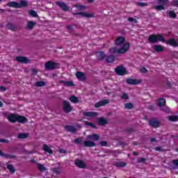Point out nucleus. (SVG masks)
Masks as SVG:
<instances>
[{
    "label": "nucleus",
    "mask_w": 178,
    "mask_h": 178,
    "mask_svg": "<svg viewBox=\"0 0 178 178\" xmlns=\"http://www.w3.org/2000/svg\"><path fill=\"white\" fill-rule=\"evenodd\" d=\"M115 44L117 47H121L120 49H117L116 47H111L109 49L110 54H126L127 51H129V48H130V44L126 42V40L123 37H119L115 40Z\"/></svg>",
    "instance_id": "f257e3e1"
},
{
    "label": "nucleus",
    "mask_w": 178,
    "mask_h": 178,
    "mask_svg": "<svg viewBox=\"0 0 178 178\" xmlns=\"http://www.w3.org/2000/svg\"><path fill=\"white\" fill-rule=\"evenodd\" d=\"M147 41L149 42H152V44H155V42H158V41H160V42H165V38L161 34L158 35H151L148 39Z\"/></svg>",
    "instance_id": "f03ea898"
},
{
    "label": "nucleus",
    "mask_w": 178,
    "mask_h": 178,
    "mask_svg": "<svg viewBox=\"0 0 178 178\" xmlns=\"http://www.w3.org/2000/svg\"><path fill=\"white\" fill-rule=\"evenodd\" d=\"M63 111L65 113H69L72 112V106H70V103L69 102L64 100L63 102Z\"/></svg>",
    "instance_id": "7ed1b4c3"
},
{
    "label": "nucleus",
    "mask_w": 178,
    "mask_h": 178,
    "mask_svg": "<svg viewBox=\"0 0 178 178\" xmlns=\"http://www.w3.org/2000/svg\"><path fill=\"white\" fill-rule=\"evenodd\" d=\"M126 83L127 84L137 86L138 84H141V83H143V81L141 79H126Z\"/></svg>",
    "instance_id": "20e7f679"
},
{
    "label": "nucleus",
    "mask_w": 178,
    "mask_h": 178,
    "mask_svg": "<svg viewBox=\"0 0 178 178\" xmlns=\"http://www.w3.org/2000/svg\"><path fill=\"white\" fill-rule=\"evenodd\" d=\"M44 67L47 70H54V69H56V63L48 61L45 63Z\"/></svg>",
    "instance_id": "39448f33"
},
{
    "label": "nucleus",
    "mask_w": 178,
    "mask_h": 178,
    "mask_svg": "<svg viewBox=\"0 0 178 178\" xmlns=\"http://www.w3.org/2000/svg\"><path fill=\"white\" fill-rule=\"evenodd\" d=\"M169 0H159V3H161L162 5L156 6L154 9L156 10H163L165 9L164 5H166Z\"/></svg>",
    "instance_id": "423d86ee"
},
{
    "label": "nucleus",
    "mask_w": 178,
    "mask_h": 178,
    "mask_svg": "<svg viewBox=\"0 0 178 178\" xmlns=\"http://www.w3.org/2000/svg\"><path fill=\"white\" fill-rule=\"evenodd\" d=\"M115 72L117 74H119V76H123L126 74V68L123 66H118L115 68Z\"/></svg>",
    "instance_id": "0eeeda50"
},
{
    "label": "nucleus",
    "mask_w": 178,
    "mask_h": 178,
    "mask_svg": "<svg viewBox=\"0 0 178 178\" xmlns=\"http://www.w3.org/2000/svg\"><path fill=\"white\" fill-rule=\"evenodd\" d=\"M108 104H109V100L108 99L100 100L95 104V108H101V106H105Z\"/></svg>",
    "instance_id": "6e6552de"
},
{
    "label": "nucleus",
    "mask_w": 178,
    "mask_h": 178,
    "mask_svg": "<svg viewBox=\"0 0 178 178\" xmlns=\"http://www.w3.org/2000/svg\"><path fill=\"white\" fill-rule=\"evenodd\" d=\"M15 60H17V62H19L20 63H30V60L29 58H27V57H24V56L16 57Z\"/></svg>",
    "instance_id": "1a4fd4ad"
},
{
    "label": "nucleus",
    "mask_w": 178,
    "mask_h": 178,
    "mask_svg": "<svg viewBox=\"0 0 178 178\" xmlns=\"http://www.w3.org/2000/svg\"><path fill=\"white\" fill-rule=\"evenodd\" d=\"M83 116H87L88 118H95L98 116V113L94 111H87L83 113Z\"/></svg>",
    "instance_id": "9d476101"
},
{
    "label": "nucleus",
    "mask_w": 178,
    "mask_h": 178,
    "mask_svg": "<svg viewBox=\"0 0 178 178\" xmlns=\"http://www.w3.org/2000/svg\"><path fill=\"white\" fill-rule=\"evenodd\" d=\"M86 140H92V141H98L99 140V135L98 134H92V135H88L86 136Z\"/></svg>",
    "instance_id": "9b49d317"
},
{
    "label": "nucleus",
    "mask_w": 178,
    "mask_h": 178,
    "mask_svg": "<svg viewBox=\"0 0 178 178\" xmlns=\"http://www.w3.org/2000/svg\"><path fill=\"white\" fill-rule=\"evenodd\" d=\"M76 77L78 80H80V81H84V80H86V74L81 72H77L76 73Z\"/></svg>",
    "instance_id": "f8f14e48"
},
{
    "label": "nucleus",
    "mask_w": 178,
    "mask_h": 178,
    "mask_svg": "<svg viewBox=\"0 0 178 178\" xmlns=\"http://www.w3.org/2000/svg\"><path fill=\"white\" fill-rule=\"evenodd\" d=\"M87 140L83 142L84 147H95V143L92 140H90V139H86Z\"/></svg>",
    "instance_id": "ddd939ff"
},
{
    "label": "nucleus",
    "mask_w": 178,
    "mask_h": 178,
    "mask_svg": "<svg viewBox=\"0 0 178 178\" xmlns=\"http://www.w3.org/2000/svg\"><path fill=\"white\" fill-rule=\"evenodd\" d=\"M75 15H79V16H81V17H87L88 19L90 18V17H94V15L91 14V13H76Z\"/></svg>",
    "instance_id": "4468645a"
},
{
    "label": "nucleus",
    "mask_w": 178,
    "mask_h": 178,
    "mask_svg": "<svg viewBox=\"0 0 178 178\" xmlns=\"http://www.w3.org/2000/svg\"><path fill=\"white\" fill-rule=\"evenodd\" d=\"M8 120H9V122H11V123H15V122H17V115L10 114L8 116Z\"/></svg>",
    "instance_id": "2eb2a0df"
},
{
    "label": "nucleus",
    "mask_w": 178,
    "mask_h": 178,
    "mask_svg": "<svg viewBox=\"0 0 178 178\" xmlns=\"http://www.w3.org/2000/svg\"><path fill=\"white\" fill-rule=\"evenodd\" d=\"M75 165L78 166V168H81V169H86V163L81 160H76L75 161Z\"/></svg>",
    "instance_id": "dca6fc26"
},
{
    "label": "nucleus",
    "mask_w": 178,
    "mask_h": 178,
    "mask_svg": "<svg viewBox=\"0 0 178 178\" xmlns=\"http://www.w3.org/2000/svg\"><path fill=\"white\" fill-rule=\"evenodd\" d=\"M149 124L152 127H159L160 122L157 120L153 119L149 120Z\"/></svg>",
    "instance_id": "f3484780"
},
{
    "label": "nucleus",
    "mask_w": 178,
    "mask_h": 178,
    "mask_svg": "<svg viewBox=\"0 0 178 178\" xmlns=\"http://www.w3.org/2000/svg\"><path fill=\"white\" fill-rule=\"evenodd\" d=\"M56 5H58V6H60V8H63V10H69V7H67V6L63 3V2H60V1H57Z\"/></svg>",
    "instance_id": "a211bd4d"
},
{
    "label": "nucleus",
    "mask_w": 178,
    "mask_h": 178,
    "mask_svg": "<svg viewBox=\"0 0 178 178\" xmlns=\"http://www.w3.org/2000/svg\"><path fill=\"white\" fill-rule=\"evenodd\" d=\"M167 44H168V45H171V47L178 46V42L173 38L168 40Z\"/></svg>",
    "instance_id": "6ab92c4d"
},
{
    "label": "nucleus",
    "mask_w": 178,
    "mask_h": 178,
    "mask_svg": "<svg viewBox=\"0 0 178 178\" xmlns=\"http://www.w3.org/2000/svg\"><path fill=\"white\" fill-rule=\"evenodd\" d=\"M17 122H19V123H26V122H27V118L23 115H17Z\"/></svg>",
    "instance_id": "aec40b11"
},
{
    "label": "nucleus",
    "mask_w": 178,
    "mask_h": 178,
    "mask_svg": "<svg viewBox=\"0 0 178 178\" xmlns=\"http://www.w3.org/2000/svg\"><path fill=\"white\" fill-rule=\"evenodd\" d=\"M96 56L97 59H99V60H102V59L105 58V53H104L103 51H98L96 53Z\"/></svg>",
    "instance_id": "412c9836"
},
{
    "label": "nucleus",
    "mask_w": 178,
    "mask_h": 178,
    "mask_svg": "<svg viewBox=\"0 0 178 178\" xmlns=\"http://www.w3.org/2000/svg\"><path fill=\"white\" fill-rule=\"evenodd\" d=\"M8 6H10V8H19V3L15 2V1H10L7 4Z\"/></svg>",
    "instance_id": "4be33fe9"
},
{
    "label": "nucleus",
    "mask_w": 178,
    "mask_h": 178,
    "mask_svg": "<svg viewBox=\"0 0 178 178\" xmlns=\"http://www.w3.org/2000/svg\"><path fill=\"white\" fill-rule=\"evenodd\" d=\"M65 129L67 131H70L71 133H76V127L73 126H66Z\"/></svg>",
    "instance_id": "5701e85b"
},
{
    "label": "nucleus",
    "mask_w": 178,
    "mask_h": 178,
    "mask_svg": "<svg viewBox=\"0 0 178 178\" xmlns=\"http://www.w3.org/2000/svg\"><path fill=\"white\" fill-rule=\"evenodd\" d=\"M98 123H99V124H101L102 126H105V124H106V123H108V121L106 120V119H105L104 118H98Z\"/></svg>",
    "instance_id": "b1692460"
},
{
    "label": "nucleus",
    "mask_w": 178,
    "mask_h": 178,
    "mask_svg": "<svg viewBox=\"0 0 178 178\" xmlns=\"http://www.w3.org/2000/svg\"><path fill=\"white\" fill-rule=\"evenodd\" d=\"M60 83L61 84H64L67 87H73V86H74V83H73L72 81H60Z\"/></svg>",
    "instance_id": "393cba45"
},
{
    "label": "nucleus",
    "mask_w": 178,
    "mask_h": 178,
    "mask_svg": "<svg viewBox=\"0 0 178 178\" xmlns=\"http://www.w3.org/2000/svg\"><path fill=\"white\" fill-rule=\"evenodd\" d=\"M35 26V22L33 21H29L27 24V27L29 30H33L34 26Z\"/></svg>",
    "instance_id": "a878e982"
},
{
    "label": "nucleus",
    "mask_w": 178,
    "mask_h": 178,
    "mask_svg": "<svg viewBox=\"0 0 178 178\" xmlns=\"http://www.w3.org/2000/svg\"><path fill=\"white\" fill-rule=\"evenodd\" d=\"M43 150L47 152V154H52V149H51V147L47 146V145H43Z\"/></svg>",
    "instance_id": "bb28decb"
},
{
    "label": "nucleus",
    "mask_w": 178,
    "mask_h": 178,
    "mask_svg": "<svg viewBox=\"0 0 178 178\" xmlns=\"http://www.w3.org/2000/svg\"><path fill=\"white\" fill-rule=\"evenodd\" d=\"M37 166L40 172H45V170H47V168L41 163H37Z\"/></svg>",
    "instance_id": "cd10ccee"
},
{
    "label": "nucleus",
    "mask_w": 178,
    "mask_h": 178,
    "mask_svg": "<svg viewBox=\"0 0 178 178\" xmlns=\"http://www.w3.org/2000/svg\"><path fill=\"white\" fill-rule=\"evenodd\" d=\"M51 170L52 171V173L56 175H60V168H51Z\"/></svg>",
    "instance_id": "c85d7f7f"
},
{
    "label": "nucleus",
    "mask_w": 178,
    "mask_h": 178,
    "mask_svg": "<svg viewBox=\"0 0 178 178\" xmlns=\"http://www.w3.org/2000/svg\"><path fill=\"white\" fill-rule=\"evenodd\" d=\"M154 49H155V51H156V52H162V51H163V47H162V45L159 44L154 45Z\"/></svg>",
    "instance_id": "c756f323"
},
{
    "label": "nucleus",
    "mask_w": 178,
    "mask_h": 178,
    "mask_svg": "<svg viewBox=\"0 0 178 178\" xmlns=\"http://www.w3.org/2000/svg\"><path fill=\"white\" fill-rule=\"evenodd\" d=\"M29 3H27L26 1H21L20 3H18V8H26Z\"/></svg>",
    "instance_id": "7c9ffc66"
},
{
    "label": "nucleus",
    "mask_w": 178,
    "mask_h": 178,
    "mask_svg": "<svg viewBox=\"0 0 178 178\" xmlns=\"http://www.w3.org/2000/svg\"><path fill=\"white\" fill-rule=\"evenodd\" d=\"M70 101L72 102V104H77V102H79V98L76 96H71L70 97Z\"/></svg>",
    "instance_id": "2f4dec72"
},
{
    "label": "nucleus",
    "mask_w": 178,
    "mask_h": 178,
    "mask_svg": "<svg viewBox=\"0 0 178 178\" xmlns=\"http://www.w3.org/2000/svg\"><path fill=\"white\" fill-rule=\"evenodd\" d=\"M106 62H108V63H112V62H115V56H107Z\"/></svg>",
    "instance_id": "473e14b6"
},
{
    "label": "nucleus",
    "mask_w": 178,
    "mask_h": 178,
    "mask_svg": "<svg viewBox=\"0 0 178 178\" xmlns=\"http://www.w3.org/2000/svg\"><path fill=\"white\" fill-rule=\"evenodd\" d=\"M168 120L170 122H177L178 120V116L177 115H171L168 117Z\"/></svg>",
    "instance_id": "72a5a7b5"
},
{
    "label": "nucleus",
    "mask_w": 178,
    "mask_h": 178,
    "mask_svg": "<svg viewBox=\"0 0 178 178\" xmlns=\"http://www.w3.org/2000/svg\"><path fill=\"white\" fill-rule=\"evenodd\" d=\"M126 165H127L126 163L122 162V161H119L115 163V166H117V168H124Z\"/></svg>",
    "instance_id": "f704fd0d"
},
{
    "label": "nucleus",
    "mask_w": 178,
    "mask_h": 178,
    "mask_svg": "<svg viewBox=\"0 0 178 178\" xmlns=\"http://www.w3.org/2000/svg\"><path fill=\"white\" fill-rule=\"evenodd\" d=\"M166 104V100L165 99H159L158 102L159 106H163Z\"/></svg>",
    "instance_id": "c9c22d12"
},
{
    "label": "nucleus",
    "mask_w": 178,
    "mask_h": 178,
    "mask_svg": "<svg viewBox=\"0 0 178 178\" xmlns=\"http://www.w3.org/2000/svg\"><path fill=\"white\" fill-rule=\"evenodd\" d=\"M29 15L33 16V17H37V16H38V14H37V12L34 10H29Z\"/></svg>",
    "instance_id": "e433bc0d"
},
{
    "label": "nucleus",
    "mask_w": 178,
    "mask_h": 178,
    "mask_svg": "<svg viewBox=\"0 0 178 178\" xmlns=\"http://www.w3.org/2000/svg\"><path fill=\"white\" fill-rule=\"evenodd\" d=\"M36 87H44L45 86V82L44 81H38L35 83Z\"/></svg>",
    "instance_id": "4c0bfd02"
},
{
    "label": "nucleus",
    "mask_w": 178,
    "mask_h": 178,
    "mask_svg": "<svg viewBox=\"0 0 178 178\" xmlns=\"http://www.w3.org/2000/svg\"><path fill=\"white\" fill-rule=\"evenodd\" d=\"M7 168L10 170V173H13L15 172V168H13V165H12L8 164Z\"/></svg>",
    "instance_id": "58836bf2"
},
{
    "label": "nucleus",
    "mask_w": 178,
    "mask_h": 178,
    "mask_svg": "<svg viewBox=\"0 0 178 178\" xmlns=\"http://www.w3.org/2000/svg\"><path fill=\"white\" fill-rule=\"evenodd\" d=\"M169 15L170 17H172V19H175L177 17L176 13H175V12H173L172 10L169 11Z\"/></svg>",
    "instance_id": "ea45409f"
},
{
    "label": "nucleus",
    "mask_w": 178,
    "mask_h": 178,
    "mask_svg": "<svg viewBox=\"0 0 178 178\" xmlns=\"http://www.w3.org/2000/svg\"><path fill=\"white\" fill-rule=\"evenodd\" d=\"M75 144H83V139L81 138H76L74 140Z\"/></svg>",
    "instance_id": "a19ab883"
},
{
    "label": "nucleus",
    "mask_w": 178,
    "mask_h": 178,
    "mask_svg": "<svg viewBox=\"0 0 178 178\" xmlns=\"http://www.w3.org/2000/svg\"><path fill=\"white\" fill-rule=\"evenodd\" d=\"M124 107L126 109H132L133 108V104L131 103H127L124 104Z\"/></svg>",
    "instance_id": "79ce46f5"
},
{
    "label": "nucleus",
    "mask_w": 178,
    "mask_h": 178,
    "mask_svg": "<svg viewBox=\"0 0 178 178\" xmlns=\"http://www.w3.org/2000/svg\"><path fill=\"white\" fill-rule=\"evenodd\" d=\"M85 124L86 126H90V127H92L93 129H95V124L88 122V121H86L85 122Z\"/></svg>",
    "instance_id": "37998d69"
},
{
    "label": "nucleus",
    "mask_w": 178,
    "mask_h": 178,
    "mask_svg": "<svg viewBox=\"0 0 178 178\" xmlns=\"http://www.w3.org/2000/svg\"><path fill=\"white\" fill-rule=\"evenodd\" d=\"M0 156H4L5 158H13V156H10L9 154H3L2 151L0 150Z\"/></svg>",
    "instance_id": "c03bdc74"
},
{
    "label": "nucleus",
    "mask_w": 178,
    "mask_h": 178,
    "mask_svg": "<svg viewBox=\"0 0 178 178\" xmlns=\"http://www.w3.org/2000/svg\"><path fill=\"white\" fill-rule=\"evenodd\" d=\"M18 138H27V134H19Z\"/></svg>",
    "instance_id": "a18cd8bd"
},
{
    "label": "nucleus",
    "mask_w": 178,
    "mask_h": 178,
    "mask_svg": "<svg viewBox=\"0 0 178 178\" xmlns=\"http://www.w3.org/2000/svg\"><path fill=\"white\" fill-rule=\"evenodd\" d=\"M172 6H176L178 8V1L177 0H174L171 2Z\"/></svg>",
    "instance_id": "49530a36"
},
{
    "label": "nucleus",
    "mask_w": 178,
    "mask_h": 178,
    "mask_svg": "<svg viewBox=\"0 0 178 178\" xmlns=\"http://www.w3.org/2000/svg\"><path fill=\"white\" fill-rule=\"evenodd\" d=\"M122 99H129V95L127 93H123V95L121 96Z\"/></svg>",
    "instance_id": "de8ad7c7"
},
{
    "label": "nucleus",
    "mask_w": 178,
    "mask_h": 178,
    "mask_svg": "<svg viewBox=\"0 0 178 178\" xmlns=\"http://www.w3.org/2000/svg\"><path fill=\"white\" fill-rule=\"evenodd\" d=\"M128 22H130L131 23H137V19H136L133 17H129Z\"/></svg>",
    "instance_id": "09e8293b"
},
{
    "label": "nucleus",
    "mask_w": 178,
    "mask_h": 178,
    "mask_svg": "<svg viewBox=\"0 0 178 178\" xmlns=\"http://www.w3.org/2000/svg\"><path fill=\"white\" fill-rule=\"evenodd\" d=\"M138 163H143H143L145 162V159H144V158H140V159H139L138 160Z\"/></svg>",
    "instance_id": "8fccbe9b"
},
{
    "label": "nucleus",
    "mask_w": 178,
    "mask_h": 178,
    "mask_svg": "<svg viewBox=\"0 0 178 178\" xmlns=\"http://www.w3.org/2000/svg\"><path fill=\"white\" fill-rule=\"evenodd\" d=\"M140 72H141V73H147V72H148V70H147V68H145V67H142L140 69Z\"/></svg>",
    "instance_id": "3c124183"
},
{
    "label": "nucleus",
    "mask_w": 178,
    "mask_h": 178,
    "mask_svg": "<svg viewBox=\"0 0 178 178\" xmlns=\"http://www.w3.org/2000/svg\"><path fill=\"white\" fill-rule=\"evenodd\" d=\"M172 163H173V165H175V166L178 168V160H173Z\"/></svg>",
    "instance_id": "603ef678"
},
{
    "label": "nucleus",
    "mask_w": 178,
    "mask_h": 178,
    "mask_svg": "<svg viewBox=\"0 0 178 178\" xmlns=\"http://www.w3.org/2000/svg\"><path fill=\"white\" fill-rule=\"evenodd\" d=\"M0 143H4L6 144H8V143H9V141L6 139H0Z\"/></svg>",
    "instance_id": "864d4df0"
},
{
    "label": "nucleus",
    "mask_w": 178,
    "mask_h": 178,
    "mask_svg": "<svg viewBox=\"0 0 178 178\" xmlns=\"http://www.w3.org/2000/svg\"><path fill=\"white\" fill-rule=\"evenodd\" d=\"M100 145H101L102 147H106V141H102V142H100Z\"/></svg>",
    "instance_id": "5fc2aeb1"
},
{
    "label": "nucleus",
    "mask_w": 178,
    "mask_h": 178,
    "mask_svg": "<svg viewBox=\"0 0 178 178\" xmlns=\"http://www.w3.org/2000/svg\"><path fill=\"white\" fill-rule=\"evenodd\" d=\"M60 154H66V150L63 149H60L59 150Z\"/></svg>",
    "instance_id": "6e6d98bb"
},
{
    "label": "nucleus",
    "mask_w": 178,
    "mask_h": 178,
    "mask_svg": "<svg viewBox=\"0 0 178 178\" xmlns=\"http://www.w3.org/2000/svg\"><path fill=\"white\" fill-rule=\"evenodd\" d=\"M138 5H139V6H147V4H145V3H143V2L138 3Z\"/></svg>",
    "instance_id": "4d7b16f0"
},
{
    "label": "nucleus",
    "mask_w": 178,
    "mask_h": 178,
    "mask_svg": "<svg viewBox=\"0 0 178 178\" xmlns=\"http://www.w3.org/2000/svg\"><path fill=\"white\" fill-rule=\"evenodd\" d=\"M0 90H1L2 91H6V88H5V86H1Z\"/></svg>",
    "instance_id": "13d9d810"
},
{
    "label": "nucleus",
    "mask_w": 178,
    "mask_h": 178,
    "mask_svg": "<svg viewBox=\"0 0 178 178\" xmlns=\"http://www.w3.org/2000/svg\"><path fill=\"white\" fill-rule=\"evenodd\" d=\"M150 141H151L152 143H155V141H156V139H155V138H152L150 139Z\"/></svg>",
    "instance_id": "bf43d9fd"
},
{
    "label": "nucleus",
    "mask_w": 178,
    "mask_h": 178,
    "mask_svg": "<svg viewBox=\"0 0 178 178\" xmlns=\"http://www.w3.org/2000/svg\"><path fill=\"white\" fill-rule=\"evenodd\" d=\"M32 72L33 74H37V70L33 69L32 70Z\"/></svg>",
    "instance_id": "052dcab7"
},
{
    "label": "nucleus",
    "mask_w": 178,
    "mask_h": 178,
    "mask_svg": "<svg viewBox=\"0 0 178 178\" xmlns=\"http://www.w3.org/2000/svg\"><path fill=\"white\" fill-rule=\"evenodd\" d=\"M155 150H156V151H161V147H156Z\"/></svg>",
    "instance_id": "680f3d73"
},
{
    "label": "nucleus",
    "mask_w": 178,
    "mask_h": 178,
    "mask_svg": "<svg viewBox=\"0 0 178 178\" xmlns=\"http://www.w3.org/2000/svg\"><path fill=\"white\" fill-rule=\"evenodd\" d=\"M134 155H135L136 156H137V155H138V152H134Z\"/></svg>",
    "instance_id": "e2e57ef3"
},
{
    "label": "nucleus",
    "mask_w": 178,
    "mask_h": 178,
    "mask_svg": "<svg viewBox=\"0 0 178 178\" xmlns=\"http://www.w3.org/2000/svg\"><path fill=\"white\" fill-rule=\"evenodd\" d=\"M67 29L68 30H70V29H72V26H71L70 25H69V26H67Z\"/></svg>",
    "instance_id": "0e129e2a"
},
{
    "label": "nucleus",
    "mask_w": 178,
    "mask_h": 178,
    "mask_svg": "<svg viewBox=\"0 0 178 178\" xmlns=\"http://www.w3.org/2000/svg\"><path fill=\"white\" fill-rule=\"evenodd\" d=\"M79 9H84V6H80Z\"/></svg>",
    "instance_id": "69168bd1"
},
{
    "label": "nucleus",
    "mask_w": 178,
    "mask_h": 178,
    "mask_svg": "<svg viewBox=\"0 0 178 178\" xmlns=\"http://www.w3.org/2000/svg\"><path fill=\"white\" fill-rule=\"evenodd\" d=\"M88 2H90V3L94 2V0H88Z\"/></svg>",
    "instance_id": "338daca9"
},
{
    "label": "nucleus",
    "mask_w": 178,
    "mask_h": 178,
    "mask_svg": "<svg viewBox=\"0 0 178 178\" xmlns=\"http://www.w3.org/2000/svg\"><path fill=\"white\" fill-rule=\"evenodd\" d=\"M2 105H3V104L2 103V102H0V108H1Z\"/></svg>",
    "instance_id": "774afa93"
}]
</instances>
